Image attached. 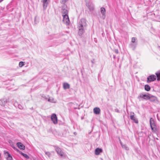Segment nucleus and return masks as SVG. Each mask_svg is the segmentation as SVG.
<instances>
[{"label": "nucleus", "instance_id": "obj_1", "mask_svg": "<svg viewBox=\"0 0 160 160\" xmlns=\"http://www.w3.org/2000/svg\"><path fill=\"white\" fill-rule=\"evenodd\" d=\"M86 26V20L84 18L81 19L79 22L78 25V33L79 35H82L84 32V28Z\"/></svg>", "mask_w": 160, "mask_h": 160}, {"label": "nucleus", "instance_id": "obj_2", "mask_svg": "<svg viewBox=\"0 0 160 160\" xmlns=\"http://www.w3.org/2000/svg\"><path fill=\"white\" fill-rule=\"evenodd\" d=\"M150 123L152 130L154 132L157 131V128L155 124L154 121L152 118H151L150 119Z\"/></svg>", "mask_w": 160, "mask_h": 160}, {"label": "nucleus", "instance_id": "obj_3", "mask_svg": "<svg viewBox=\"0 0 160 160\" xmlns=\"http://www.w3.org/2000/svg\"><path fill=\"white\" fill-rule=\"evenodd\" d=\"M55 148L57 153L60 156L62 157L65 155L64 153L62 151L61 149L57 146L55 147Z\"/></svg>", "mask_w": 160, "mask_h": 160}, {"label": "nucleus", "instance_id": "obj_4", "mask_svg": "<svg viewBox=\"0 0 160 160\" xmlns=\"http://www.w3.org/2000/svg\"><path fill=\"white\" fill-rule=\"evenodd\" d=\"M51 118V120L54 124H56L58 123V118L55 114L53 113L52 114Z\"/></svg>", "mask_w": 160, "mask_h": 160}, {"label": "nucleus", "instance_id": "obj_5", "mask_svg": "<svg viewBox=\"0 0 160 160\" xmlns=\"http://www.w3.org/2000/svg\"><path fill=\"white\" fill-rule=\"evenodd\" d=\"M63 22L66 24L68 25L69 24L70 20L68 17V15H64L63 16Z\"/></svg>", "mask_w": 160, "mask_h": 160}, {"label": "nucleus", "instance_id": "obj_6", "mask_svg": "<svg viewBox=\"0 0 160 160\" xmlns=\"http://www.w3.org/2000/svg\"><path fill=\"white\" fill-rule=\"evenodd\" d=\"M9 98H5L0 100V104L2 106H4L8 102Z\"/></svg>", "mask_w": 160, "mask_h": 160}, {"label": "nucleus", "instance_id": "obj_7", "mask_svg": "<svg viewBox=\"0 0 160 160\" xmlns=\"http://www.w3.org/2000/svg\"><path fill=\"white\" fill-rule=\"evenodd\" d=\"M156 78V76L155 75H152L148 77L147 81L148 82H150L154 81Z\"/></svg>", "mask_w": 160, "mask_h": 160}, {"label": "nucleus", "instance_id": "obj_8", "mask_svg": "<svg viewBox=\"0 0 160 160\" xmlns=\"http://www.w3.org/2000/svg\"><path fill=\"white\" fill-rule=\"evenodd\" d=\"M148 99H149L150 101L153 102H156L158 101V98L156 97L151 95H150Z\"/></svg>", "mask_w": 160, "mask_h": 160}, {"label": "nucleus", "instance_id": "obj_9", "mask_svg": "<svg viewBox=\"0 0 160 160\" xmlns=\"http://www.w3.org/2000/svg\"><path fill=\"white\" fill-rule=\"evenodd\" d=\"M150 95V94H143L141 93L140 94V97L143 98L144 99H148Z\"/></svg>", "mask_w": 160, "mask_h": 160}, {"label": "nucleus", "instance_id": "obj_10", "mask_svg": "<svg viewBox=\"0 0 160 160\" xmlns=\"http://www.w3.org/2000/svg\"><path fill=\"white\" fill-rule=\"evenodd\" d=\"M130 118L132 120H133V121L136 123H138V120L135 118V117L134 116V113L133 112H131V115L130 116Z\"/></svg>", "mask_w": 160, "mask_h": 160}, {"label": "nucleus", "instance_id": "obj_11", "mask_svg": "<svg viewBox=\"0 0 160 160\" xmlns=\"http://www.w3.org/2000/svg\"><path fill=\"white\" fill-rule=\"evenodd\" d=\"M66 8V6H64L62 12V16H64V15H68V11Z\"/></svg>", "mask_w": 160, "mask_h": 160}, {"label": "nucleus", "instance_id": "obj_12", "mask_svg": "<svg viewBox=\"0 0 160 160\" xmlns=\"http://www.w3.org/2000/svg\"><path fill=\"white\" fill-rule=\"evenodd\" d=\"M87 6L90 11H93L94 10L93 5L92 3H88L87 4Z\"/></svg>", "mask_w": 160, "mask_h": 160}, {"label": "nucleus", "instance_id": "obj_13", "mask_svg": "<svg viewBox=\"0 0 160 160\" xmlns=\"http://www.w3.org/2000/svg\"><path fill=\"white\" fill-rule=\"evenodd\" d=\"M101 12L102 15V18L104 19L105 18V9L103 7H102L101 8Z\"/></svg>", "mask_w": 160, "mask_h": 160}, {"label": "nucleus", "instance_id": "obj_14", "mask_svg": "<svg viewBox=\"0 0 160 160\" xmlns=\"http://www.w3.org/2000/svg\"><path fill=\"white\" fill-rule=\"evenodd\" d=\"M93 111L94 113L96 114H99L101 111L100 109L98 107L94 108Z\"/></svg>", "mask_w": 160, "mask_h": 160}, {"label": "nucleus", "instance_id": "obj_15", "mask_svg": "<svg viewBox=\"0 0 160 160\" xmlns=\"http://www.w3.org/2000/svg\"><path fill=\"white\" fill-rule=\"evenodd\" d=\"M102 151V150L101 148H97L95 150V154L96 155H98Z\"/></svg>", "mask_w": 160, "mask_h": 160}, {"label": "nucleus", "instance_id": "obj_16", "mask_svg": "<svg viewBox=\"0 0 160 160\" xmlns=\"http://www.w3.org/2000/svg\"><path fill=\"white\" fill-rule=\"evenodd\" d=\"M4 153L6 155H7V157L6 159L7 160H12V157L7 152L5 151H4Z\"/></svg>", "mask_w": 160, "mask_h": 160}, {"label": "nucleus", "instance_id": "obj_17", "mask_svg": "<svg viewBox=\"0 0 160 160\" xmlns=\"http://www.w3.org/2000/svg\"><path fill=\"white\" fill-rule=\"evenodd\" d=\"M17 146L21 149L24 150L25 149L24 146L20 142H18L17 143Z\"/></svg>", "mask_w": 160, "mask_h": 160}, {"label": "nucleus", "instance_id": "obj_18", "mask_svg": "<svg viewBox=\"0 0 160 160\" xmlns=\"http://www.w3.org/2000/svg\"><path fill=\"white\" fill-rule=\"evenodd\" d=\"M120 144L122 148L126 150H129V148L126 146V144H123V143L121 142H120Z\"/></svg>", "mask_w": 160, "mask_h": 160}, {"label": "nucleus", "instance_id": "obj_19", "mask_svg": "<svg viewBox=\"0 0 160 160\" xmlns=\"http://www.w3.org/2000/svg\"><path fill=\"white\" fill-rule=\"evenodd\" d=\"M47 1H48V0H42V2L43 3V8L45 9L47 8V7L48 6V4Z\"/></svg>", "mask_w": 160, "mask_h": 160}, {"label": "nucleus", "instance_id": "obj_20", "mask_svg": "<svg viewBox=\"0 0 160 160\" xmlns=\"http://www.w3.org/2000/svg\"><path fill=\"white\" fill-rule=\"evenodd\" d=\"M48 101L52 103L56 102V100L52 97H50L48 99Z\"/></svg>", "mask_w": 160, "mask_h": 160}, {"label": "nucleus", "instance_id": "obj_21", "mask_svg": "<svg viewBox=\"0 0 160 160\" xmlns=\"http://www.w3.org/2000/svg\"><path fill=\"white\" fill-rule=\"evenodd\" d=\"M63 88L64 89H68L70 88L69 84L67 83H64L63 84Z\"/></svg>", "mask_w": 160, "mask_h": 160}, {"label": "nucleus", "instance_id": "obj_22", "mask_svg": "<svg viewBox=\"0 0 160 160\" xmlns=\"http://www.w3.org/2000/svg\"><path fill=\"white\" fill-rule=\"evenodd\" d=\"M158 81L160 80V71H158L156 73Z\"/></svg>", "mask_w": 160, "mask_h": 160}, {"label": "nucleus", "instance_id": "obj_23", "mask_svg": "<svg viewBox=\"0 0 160 160\" xmlns=\"http://www.w3.org/2000/svg\"><path fill=\"white\" fill-rule=\"evenodd\" d=\"M24 157H25V158L27 159H28L29 158V157L26 154H24L22 152H19Z\"/></svg>", "mask_w": 160, "mask_h": 160}, {"label": "nucleus", "instance_id": "obj_24", "mask_svg": "<svg viewBox=\"0 0 160 160\" xmlns=\"http://www.w3.org/2000/svg\"><path fill=\"white\" fill-rule=\"evenodd\" d=\"M145 89L147 91H149L150 89V87L148 85H146L145 86Z\"/></svg>", "mask_w": 160, "mask_h": 160}, {"label": "nucleus", "instance_id": "obj_25", "mask_svg": "<svg viewBox=\"0 0 160 160\" xmlns=\"http://www.w3.org/2000/svg\"><path fill=\"white\" fill-rule=\"evenodd\" d=\"M24 62L22 61L20 62L19 63V66L20 68L22 67L24 65Z\"/></svg>", "mask_w": 160, "mask_h": 160}, {"label": "nucleus", "instance_id": "obj_26", "mask_svg": "<svg viewBox=\"0 0 160 160\" xmlns=\"http://www.w3.org/2000/svg\"><path fill=\"white\" fill-rule=\"evenodd\" d=\"M136 40V38L134 37H133L132 38L131 42L132 43H134L135 42Z\"/></svg>", "mask_w": 160, "mask_h": 160}, {"label": "nucleus", "instance_id": "obj_27", "mask_svg": "<svg viewBox=\"0 0 160 160\" xmlns=\"http://www.w3.org/2000/svg\"><path fill=\"white\" fill-rule=\"evenodd\" d=\"M45 154L48 157H50L51 156V153L49 152H45Z\"/></svg>", "mask_w": 160, "mask_h": 160}, {"label": "nucleus", "instance_id": "obj_28", "mask_svg": "<svg viewBox=\"0 0 160 160\" xmlns=\"http://www.w3.org/2000/svg\"><path fill=\"white\" fill-rule=\"evenodd\" d=\"M131 47L132 48H133V49H134L135 48V46H134V45L132 44H131Z\"/></svg>", "mask_w": 160, "mask_h": 160}, {"label": "nucleus", "instance_id": "obj_29", "mask_svg": "<svg viewBox=\"0 0 160 160\" xmlns=\"http://www.w3.org/2000/svg\"><path fill=\"white\" fill-rule=\"evenodd\" d=\"M68 0H62V2L63 3H64L67 1Z\"/></svg>", "mask_w": 160, "mask_h": 160}, {"label": "nucleus", "instance_id": "obj_30", "mask_svg": "<svg viewBox=\"0 0 160 160\" xmlns=\"http://www.w3.org/2000/svg\"><path fill=\"white\" fill-rule=\"evenodd\" d=\"M115 52L116 53H118V50H115Z\"/></svg>", "mask_w": 160, "mask_h": 160}, {"label": "nucleus", "instance_id": "obj_31", "mask_svg": "<svg viewBox=\"0 0 160 160\" xmlns=\"http://www.w3.org/2000/svg\"><path fill=\"white\" fill-rule=\"evenodd\" d=\"M158 119L160 122V118H158Z\"/></svg>", "mask_w": 160, "mask_h": 160}, {"label": "nucleus", "instance_id": "obj_32", "mask_svg": "<svg viewBox=\"0 0 160 160\" xmlns=\"http://www.w3.org/2000/svg\"><path fill=\"white\" fill-rule=\"evenodd\" d=\"M12 147L13 148H14V149H15V147H14V146H12Z\"/></svg>", "mask_w": 160, "mask_h": 160}, {"label": "nucleus", "instance_id": "obj_33", "mask_svg": "<svg viewBox=\"0 0 160 160\" xmlns=\"http://www.w3.org/2000/svg\"><path fill=\"white\" fill-rule=\"evenodd\" d=\"M36 18H35V19H34V21H36Z\"/></svg>", "mask_w": 160, "mask_h": 160}]
</instances>
